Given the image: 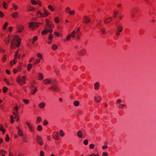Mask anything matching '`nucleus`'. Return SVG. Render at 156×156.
I'll list each match as a JSON object with an SVG mask.
<instances>
[{
    "mask_svg": "<svg viewBox=\"0 0 156 156\" xmlns=\"http://www.w3.org/2000/svg\"><path fill=\"white\" fill-rule=\"evenodd\" d=\"M12 113L14 116L18 115V107L17 106H15L13 108V110L12 112Z\"/></svg>",
    "mask_w": 156,
    "mask_h": 156,
    "instance_id": "nucleus-18",
    "label": "nucleus"
},
{
    "mask_svg": "<svg viewBox=\"0 0 156 156\" xmlns=\"http://www.w3.org/2000/svg\"><path fill=\"white\" fill-rule=\"evenodd\" d=\"M21 55L19 54L18 51H16L15 53L14 58L16 59L17 58H20Z\"/></svg>",
    "mask_w": 156,
    "mask_h": 156,
    "instance_id": "nucleus-27",
    "label": "nucleus"
},
{
    "mask_svg": "<svg viewBox=\"0 0 156 156\" xmlns=\"http://www.w3.org/2000/svg\"><path fill=\"white\" fill-rule=\"evenodd\" d=\"M100 32L101 34L103 35H105L107 32L106 31L105 29L104 28H101L100 29Z\"/></svg>",
    "mask_w": 156,
    "mask_h": 156,
    "instance_id": "nucleus-28",
    "label": "nucleus"
},
{
    "mask_svg": "<svg viewBox=\"0 0 156 156\" xmlns=\"http://www.w3.org/2000/svg\"><path fill=\"white\" fill-rule=\"evenodd\" d=\"M43 24L41 23L31 22L30 23L29 27L32 28H36L38 27L39 25Z\"/></svg>",
    "mask_w": 156,
    "mask_h": 156,
    "instance_id": "nucleus-5",
    "label": "nucleus"
},
{
    "mask_svg": "<svg viewBox=\"0 0 156 156\" xmlns=\"http://www.w3.org/2000/svg\"><path fill=\"white\" fill-rule=\"evenodd\" d=\"M101 97L99 95H96L94 98V102L96 103H100L102 100Z\"/></svg>",
    "mask_w": 156,
    "mask_h": 156,
    "instance_id": "nucleus-8",
    "label": "nucleus"
},
{
    "mask_svg": "<svg viewBox=\"0 0 156 156\" xmlns=\"http://www.w3.org/2000/svg\"><path fill=\"white\" fill-rule=\"evenodd\" d=\"M12 5L14 9L15 10H16L18 8V7L17 6V5H15V4L14 3H13L12 4Z\"/></svg>",
    "mask_w": 156,
    "mask_h": 156,
    "instance_id": "nucleus-57",
    "label": "nucleus"
},
{
    "mask_svg": "<svg viewBox=\"0 0 156 156\" xmlns=\"http://www.w3.org/2000/svg\"><path fill=\"white\" fill-rule=\"evenodd\" d=\"M15 117H14L13 115H11L10 116V122L11 123H13L14 122V120H13V119H16V121L17 122H18L19 121V118L18 115H15Z\"/></svg>",
    "mask_w": 156,
    "mask_h": 156,
    "instance_id": "nucleus-14",
    "label": "nucleus"
},
{
    "mask_svg": "<svg viewBox=\"0 0 156 156\" xmlns=\"http://www.w3.org/2000/svg\"><path fill=\"white\" fill-rule=\"evenodd\" d=\"M36 55L37 57L39 58V59L40 60L43 59V57L41 53H38Z\"/></svg>",
    "mask_w": 156,
    "mask_h": 156,
    "instance_id": "nucleus-34",
    "label": "nucleus"
},
{
    "mask_svg": "<svg viewBox=\"0 0 156 156\" xmlns=\"http://www.w3.org/2000/svg\"><path fill=\"white\" fill-rule=\"evenodd\" d=\"M83 20L84 22L86 23H88L90 21V18L87 16H84Z\"/></svg>",
    "mask_w": 156,
    "mask_h": 156,
    "instance_id": "nucleus-22",
    "label": "nucleus"
},
{
    "mask_svg": "<svg viewBox=\"0 0 156 156\" xmlns=\"http://www.w3.org/2000/svg\"><path fill=\"white\" fill-rule=\"evenodd\" d=\"M2 6H3V8L5 9H7V4L5 2H3Z\"/></svg>",
    "mask_w": 156,
    "mask_h": 156,
    "instance_id": "nucleus-50",
    "label": "nucleus"
},
{
    "mask_svg": "<svg viewBox=\"0 0 156 156\" xmlns=\"http://www.w3.org/2000/svg\"><path fill=\"white\" fill-rule=\"evenodd\" d=\"M23 103L26 105L29 104L30 102V101L29 100L23 99Z\"/></svg>",
    "mask_w": 156,
    "mask_h": 156,
    "instance_id": "nucleus-41",
    "label": "nucleus"
},
{
    "mask_svg": "<svg viewBox=\"0 0 156 156\" xmlns=\"http://www.w3.org/2000/svg\"><path fill=\"white\" fill-rule=\"evenodd\" d=\"M17 31L19 33L22 32L24 30V27L21 25H18L16 26Z\"/></svg>",
    "mask_w": 156,
    "mask_h": 156,
    "instance_id": "nucleus-13",
    "label": "nucleus"
},
{
    "mask_svg": "<svg viewBox=\"0 0 156 156\" xmlns=\"http://www.w3.org/2000/svg\"><path fill=\"white\" fill-rule=\"evenodd\" d=\"M86 51H87L86 49L83 48L81 49L80 51H78L77 54L79 56H83L85 55Z\"/></svg>",
    "mask_w": 156,
    "mask_h": 156,
    "instance_id": "nucleus-11",
    "label": "nucleus"
},
{
    "mask_svg": "<svg viewBox=\"0 0 156 156\" xmlns=\"http://www.w3.org/2000/svg\"><path fill=\"white\" fill-rule=\"evenodd\" d=\"M37 78L38 79L40 80H42L44 78V76L43 74L40 73H37Z\"/></svg>",
    "mask_w": 156,
    "mask_h": 156,
    "instance_id": "nucleus-24",
    "label": "nucleus"
},
{
    "mask_svg": "<svg viewBox=\"0 0 156 156\" xmlns=\"http://www.w3.org/2000/svg\"><path fill=\"white\" fill-rule=\"evenodd\" d=\"M40 59H36L34 63V65L38 64L40 62Z\"/></svg>",
    "mask_w": 156,
    "mask_h": 156,
    "instance_id": "nucleus-46",
    "label": "nucleus"
},
{
    "mask_svg": "<svg viewBox=\"0 0 156 156\" xmlns=\"http://www.w3.org/2000/svg\"><path fill=\"white\" fill-rule=\"evenodd\" d=\"M47 33L48 32L46 28L45 29V30H43L41 32V34L42 35H44Z\"/></svg>",
    "mask_w": 156,
    "mask_h": 156,
    "instance_id": "nucleus-52",
    "label": "nucleus"
},
{
    "mask_svg": "<svg viewBox=\"0 0 156 156\" xmlns=\"http://www.w3.org/2000/svg\"><path fill=\"white\" fill-rule=\"evenodd\" d=\"M46 106V104L45 102H42L39 103L38 105L39 108L40 109L44 108Z\"/></svg>",
    "mask_w": 156,
    "mask_h": 156,
    "instance_id": "nucleus-19",
    "label": "nucleus"
},
{
    "mask_svg": "<svg viewBox=\"0 0 156 156\" xmlns=\"http://www.w3.org/2000/svg\"><path fill=\"white\" fill-rule=\"evenodd\" d=\"M37 91V88H36V87H34V90L33 89L31 90L30 93V94L34 95L35 93H36Z\"/></svg>",
    "mask_w": 156,
    "mask_h": 156,
    "instance_id": "nucleus-30",
    "label": "nucleus"
},
{
    "mask_svg": "<svg viewBox=\"0 0 156 156\" xmlns=\"http://www.w3.org/2000/svg\"><path fill=\"white\" fill-rule=\"evenodd\" d=\"M22 139V140L25 142L27 143L29 141L28 138L26 135L24 136H23Z\"/></svg>",
    "mask_w": 156,
    "mask_h": 156,
    "instance_id": "nucleus-26",
    "label": "nucleus"
},
{
    "mask_svg": "<svg viewBox=\"0 0 156 156\" xmlns=\"http://www.w3.org/2000/svg\"><path fill=\"white\" fill-rule=\"evenodd\" d=\"M80 104L79 101H78L76 100L73 102V105L75 106H78Z\"/></svg>",
    "mask_w": 156,
    "mask_h": 156,
    "instance_id": "nucleus-39",
    "label": "nucleus"
},
{
    "mask_svg": "<svg viewBox=\"0 0 156 156\" xmlns=\"http://www.w3.org/2000/svg\"><path fill=\"white\" fill-rule=\"evenodd\" d=\"M13 40L14 41L17 42V44L16 45V46L18 47L20 46L21 41V39L18 36L15 35L13 38Z\"/></svg>",
    "mask_w": 156,
    "mask_h": 156,
    "instance_id": "nucleus-9",
    "label": "nucleus"
},
{
    "mask_svg": "<svg viewBox=\"0 0 156 156\" xmlns=\"http://www.w3.org/2000/svg\"><path fill=\"white\" fill-rule=\"evenodd\" d=\"M139 11V9L138 8L136 7H135L133 8L132 10V13H136Z\"/></svg>",
    "mask_w": 156,
    "mask_h": 156,
    "instance_id": "nucleus-36",
    "label": "nucleus"
},
{
    "mask_svg": "<svg viewBox=\"0 0 156 156\" xmlns=\"http://www.w3.org/2000/svg\"><path fill=\"white\" fill-rule=\"evenodd\" d=\"M17 133L19 136H23V132L22 130H18Z\"/></svg>",
    "mask_w": 156,
    "mask_h": 156,
    "instance_id": "nucleus-32",
    "label": "nucleus"
},
{
    "mask_svg": "<svg viewBox=\"0 0 156 156\" xmlns=\"http://www.w3.org/2000/svg\"><path fill=\"white\" fill-rule=\"evenodd\" d=\"M57 46L55 44H53L51 46L52 49L54 51L56 50L57 49Z\"/></svg>",
    "mask_w": 156,
    "mask_h": 156,
    "instance_id": "nucleus-44",
    "label": "nucleus"
},
{
    "mask_svg": "<svg viewBox=\"0 0 156 156\" xmlns=\"http://www.w3.org/2000/svg\"><path fill=\"white\" fill-rule=\"evenodd\" d=\"M27 78L25 76H19L16 79V81L18 84L20 86H22L26 84V81Z\"/></svg>",
    "mask_w": 156,
    "mask_h": 156,
    "instance_id": "nucleus-3",
    "label": "nucleus"
},
{
    "mask_svg": "<svg viewBox=\"0 0 156 156\" xmlns=\"http://www.w3.org/2000/svg\"><path fill=\"white\" fill-rule=\"evenodd\" d=\"M49 90H52L54 91L58 92L60 90V89L58 87L55 85H53L51 86L49 88Z\"/></svg>",
    "mask_w": 156,
    "mask_h": 156,
    "instance_id": "nucleus-12",
    "label": "nucleus"
},
{
    "mask_svg": "<svg viewBox=\"0 0 156 156\" xmlns=\"http://www.w3.org/2000/svg\"><path fill=\"white\" fill-rule=\"evenodd\" d=\"M31 3L34 5H35L37 4V0H30Z\"/></svg>",
    "mask_w": 156,
    "mask_h": 156,
    "instance_id": "nucleus-47",
    "label": "nucleus"
},
{
    "mask_svg": "<svg viewBox=\"0 0 156 156\" xmlns=\"http://www.w3.org/2000/svg\"><path fill=\"white\" fill-rule=\"evenodd\" d=\"M108 153L107 152H103L102 154V156H108Z\"/></svg>",
    "mask_w": 156,
    "mask_h": 156,
    "instance_id": "nucleus-62",
    "label": "nucleus"
},
{
    "mask_svg": "<svg viewBox=\"0 0 156 156\" xmlns=\"http://www.w3.org/2000/svg\"><path fill=\"white\" fill-rule=\"evenodd\" d=\"M48 8L51 11L53 12L54 10V8L51 5H49L48 6Z\"/></svg>",
    "mask_w": 156,
    "mask_h": 156,
    "instance_id": "nucleus-37",
    "label": "nucleus"
},
{
    "mask_svg": "<svg viewBox=\"0 0 156 156\" xmlns=\"http://www.w3.org/2000/svg\"><path fill=\"white\" fill-rule=\"evenodd\" d=\"M122 102V100L121 99H119L117 100L116 104V105H118L119 104H120Z\"/></svg>",
    "mask_w": 156,
    "mask_h": 156,
    "instance_id": "nucleus-56",
    "label": "nucleus"
},
{
    "mask_svg": "<svg viewBox=\"0 0 156 156\" xmlns=\"http://www.w3.org/2000/svg\"><path fill=\"white\" fill-rule=\"evenodd\" d=\"M101 20H99L97 21V25L98 26H100L101 25Z\"/></svg>",
    "mask_w": 156,
    "mask_h": 156,
    "instance_id": "nucleus-58",
    "label": "nucleus"
},
{
    "mask_svg": "<svg viewBox=\"0 0 156 156\" xmlns=\"http://www.w3.org/2000/svg\"><path fill=\"white\" fill-rule=\"evenodd\" d=\"M6 152L3 150H2L0 151V155L2 154H6Z\"/></svg>",
    "mask_w": 156,
    "mask_h": 156,
    "instance_id": "nucleus-60",
    "label": "nucleus"
},
{
    "mask_svg": "<svg viewBox=\"0 0 156 156\" xmlns=\"http://www.w3.org/2000/svg\"><path fill=\"white\" fill-rule=\"evenodd\" d=\"M100 87V83L99 82H97L94 84V89L96 90H98L99 89Z\"/></svg>",
    "mask_w": 156,
    "mask_h": 156,
    "instance_id": "nucleus-20",
    "label": "nucleus"
},
{
    "mask_svg": "<svg viewBox=\"0 0 156 156\" xmlns=\"http://www.w3.org/2000/svg\"><path fill=\"white\" fill-rule=\"evenodd\" d=\"M112 20V17H108L106 18L104 21V23L105 24L110 23Z\"/></svg>",
    "mask_w": 156,
    "mask_h": 156,
    "instance_id": "nucleus-23",
    "label": "nucleus"
},
{
    "mask_svg": "<svg viewBox=\"0 0 156 156\" xmlns=\"http://www.w3.org/2000/svg\"><path fill=\"white\" fill-rule=\"evenodd\" d=\"M17 62V60L15 58H14L13 60L11 61L10 63V65L11 66H12L13 65L16 64Z\"/></svg>",
    "mask_w": 156,
    "mask_h": 156,
    "instance_id": "nucleus-31",
    "label": "nucleus"
},
{
    "mask_svg": "<svg viewBox=\"0 0 156 156\" xmlns=\"http://www.w3.org/2000/svg\"><path fill=\"white\" fill-rule=\"evenodd\" d=\"M54 21L56 23H59L60 22L59 18L58 17H55L54 19Z\"/></svg>",
    "mask_w": 156,
    "mask_h": 156,
    "instance_id": "nucleus-45",
    "label": "nucleus"
},
{
    "mask_svg": "<svg viewBox=\"0 0 156 156\" xmlns=\"http://www.w3.org/2000/svg\"><path fill=\"white\" fill-rule=\"evenodd\" d=\"M52 38L53 37L52 35H51V34H50L49 35V36L48 38V39L50 41L47 42V43L48 44H50L51 43Z\"/></svg>",
    "mask_w": 156,
    "mask_h": 156,
    "instance_id": "nucleus-29",
    "label": "nucleus"
},
{
    "mask_svg": "<svg viewBox=\"0 0 156 156\" xmlns=\"http://www.w3.org/2000/svg\"><path fill=\"white\" fill-rule=\"evenodd\" d=\"M77 135L79 138H82L83 137V134L82 131L81 130H79L77 132Z\"/></svg>",
    "mask_w": 156,
    "mask_h": 156,
    "instance_id": "nucleus-21",
    "label": "nucleus"
},
{
    "mask_svg": "<svg viewBox=\"0 0 156 156\" xmlns=\"http://www.w3.org/2000/svg\"><path fill=\"white\" fill-rule=\"evenodd\" d=\"M12 38V36L10 35H8L7 37L5 38L4 41L6 44H8L10 42Z\"/></svg>",
    "mask_w": 156,
    "mask_h": 156,
    "instance_id": "nucleus-17",
    "label": "nucleus"
},
{
    "mask_svg": "<svg viewBox=\"0 0 156 156\" xmlns=\"http://www.w3.org/2000/svg\"><path fill=\"white\" fill-rule=\"evenodd\" d=\"M42 129V127L41 125H38L37 126V130L39 131H41Z\"/></svg>",
    "mask_w": 156,
    "mask_h": 156,
    "instance_id": "nucleus-40",
    "label": "nucleus"
},
{
    "mask_svg": "<svg viewBox=\"0 0 156 156\" xmlns=\"http://www.w3.org/2000/svg\"><path fill=\"white\" fill-rule=\"evenodd\" d=\"M60 135L62 136L63 137L65 135V133L62 130H60L59 132Z\"/></svg>",
    "mask_w": 156,
    "mask_h": 156,
    "instance_id": "nucleus-49",
    "label": "nucleus"
},
{
    "mask_svg": "<svg viewBox=\"0 0 156 156\" xmlns=\"http://www.w3.org/2000/svg\"><path fill=\"white\" fill-rule=\"evenodd\" d=\"M8 23L7 22H6L4 24V25H3V29L5 30L7 27L8 26Z\"/></svg>",
    "mask_w": 156,
    "mask_h": 156,
    "instance_id": "nucleus-54",
    "label": "nucleus"
},
{
    "mask_svg": "<svg viewBox=\"0 0 156 156\" xmlns=\"http://www.w3.org/2000/svg\"><path fill=\"white\" fill-rule=\"evenodd\" d=\"M5 140L6 141H9V138L8 134H7L6 135L5 138Z\"/></svg>",
    "mask_w": 156,
    "mask_h": 156,
    "instance_id": "nucleus-59",
    "label": "nucleus"
},
{
    "mask_svg": "<svg viewBox=\"0 0 156 156\" xmlns=\"http://www.w3.org/2000/svg\"><path fill=\"white\" fill-rule=\"evenodd\" d=\"M42 83L44 84H56L58 83L56 80H51L48 78L44 79L42 81Z\"/></svg>",
    "mask_w": 156,
    "mask_h": 156,
    "instance_id": "nucleus-4",
    "label": "nucleus"
},
{
    "mask_svg": "<svg viewBox=\"0 0 156 156\" xmlns=\"http://www.w3.org/2000/svg\"><path fill=\"white\" fill-rule=\"evenodd\" d=\"M65 11L66 13L69 14L70 15H73L75 13V11L73 10H71L69 7H67Z\"/></svg>",
    "mask_w": 156,
    "mask_h": 156,
    "instance_id": "nucleus-10",
    "label": "nucleus"
},
{
    "mask_svg": "<svg viewBox=\"0 0 156 156\" xmlns=\"http://www.w3.org/2000/svg\"><path fill=\"white\" fill-rule=\"evenodd\" d=\"M32 64H29L27 66V70L29 71H30V69L32 68Z\"/></svg>",
    "mask_w": 156,
    "mask_h": 156,
    "instance_id": "nucleus-51",
    "label": "nucleus"
},
{
    "mask_svg": "<svg viewBox=\"0 0 156 156\" xmlns=\"http://www.w3.org/2000/svg\"><path fill=\"white\" fill-rule=\"evenodd\" d=\"M15 44H14L13 42H11V45H10V48L11 49H13L15 48Z\"/></svg>",
    "mask_w": 156,
    "mask_h": 156,
    "instance_id": "nucleus-55",
    "label": "nucleus"
},
{
    "mask_svg": "<svg viewBox=\"0 0 156 156\" xmlns=\"http://www.w3.org/2000/svg\"><path fill=\"white\" fill-rule=\"evenodd\" d=\"M42 121L41 118L40 117H37L36 121V123L38 124Z\"/></svg>",
    "mask_w": 156,
    "mask_h": 156,
    "instance_id": "nucleus-35",
    "label": "nucleus"
},
{
    "mask_svg": "<svg viewBox=\"0 0 156 156\" xmlns=\"http://www.w3.org/2000/svg\"><path fill=\"white\" fill-rule=\"evenodd\" d=\"M124 17V15L122 13H120L118 16V18L120 20H121Z\"/></svg>",
    "mask_w": 156,
    "mask_h": 156,
    "instance_id": "nucleus-38",
    "label": "nucleus"
},
{
    "mask_svg": "<svg viewBox=\"0 0 156 156\" xmlns=\"http://www.w3.org/2000/svg\"><path fill=\"white\" fill-rule=\"evenodd\" d=\"M40 156H44V152L43 151H40Z\"/></svg>",
    "mask_w": 156,
    "mask_h": 156,
    "instance_id": "nucleus-64",
    "label": "nucleus"
},
{
    "mask_svg": "<svg viewBox=\"0 0 156 156\" xmlns=\"http://www.w3.org/2000/svg\"><path fill=\"white\" fill-rule=\"evenodd\" d=\"M54 34L57 37H58L60 36L61 37H63V35L62 34L59 33L57 32H54Z\"/></svg>",
    "mask_w": 156,
    "mask_h": 156,
    "instance_id": "nucleus-33",
    "label": "nucleus"
},
{
    "mask_svg": "<svg viewBox=\"0 0 156 156\" xmlns=\"http://www.w3.org/2000/svg\"><path fill=\"white\" fill-rule=\"evenodd\" d=\"M7 90H8V89L6 87H3V92L4 93H5L6 92H7Z\"/></svg>",
    "mask_w": 156,
    "mask_h": 156,
    "instance_id": "nucleus-63",
    "label": "nucleus"
},
{
    "mask_svg": "<svg viewBox=\"0 0 156 156\" xmlns=\"http://www.w3.org/2000/svg\"><path fill=\"white\" fill-rule=\"evenodd\" d=\"M119 12L117 11H115L114 12L113 17L115 18L117 16V15L118 14Z\"/></svg>",
    "mask_w": 156,
    "mask_h": 156,
    "instance_id": "nucleus-48",
    "label": "nucleus"
},
{
    "mask_svg": "<svg viewBox=\"0 0 156 156\" xmlns=\"http://www.w3.org/2000/svg\"><path fill=\"white\" fill-rule=\"evenodd\" d=\"M26 123L28 126L29 129L31 133L34 132V129L33 126H32L31 124H30L28 122H26Z\"/></svg>",
    "mask_w": 156,
    "mask_h": 156,
    "instance_id": "nucleus-16",
    "label": "nucleus"
},
{
    "mask_svg": "<svg viewBox=\"0 0 156 156\" xmlns=\"http://www.w3.org/2000/svg\"><path fill=\"white\" fill-rule=\"evenodd\" d=\"M36 139L37 143L40 145L42 146L44 144L43 140L42 138L39 135L36 136Z\"/></svg>",
    "mask_w": 156,
    "mask_h": 156,
    "instance_id": "nucleus-7",
    "label": "nucleus"
},
{
    "mask_svg": "<svg viewBox=\"0 0 156 156\" xmlns=\"http://www.w3.org/2000/svg\"><path fill=\"white\" fill-rule=\"evenodd\" d=\"M7 58V55H4L2 58V61L3 62H5Z\"/></svg>",
    "mask_w": 156,
    "mask_h": 156,
    "instance_id": "nucleus-53",
    "label": "nucleus"
},
{
    "mask_svg": "<svg viewBox=\"0 0 156 156\" xmlns=\"http://www.w3.org/2000/svg\"><path fill=\"white\" fill-rule=\"evenodd\" d=\"M125 105L123 104H119L118 106V108L119 109H123L125 107Z\"/></svg>",
    "mask_w": 156,
    "mask_h": 156,
    "instance_id": "nucleus-42",
    "label": "nucleus"
},
{
    "mask_svg": "<svg viewBox=\"0 0 156 156\" xmlns=\"http://www.w3.org/2000/svg\"><path fill=\"white\" fill-rule=\"evenodd\" d=\"M43 12L40 11H38L37 12L36 15L39 18H43L48 16L50 15L51 13L48 11L45 8H43Z\"/></svg>",
    "mask_w": 156,
    "mask_h": 156,
    "instance_id": "nucleus-2",
    "label": "nucleus"
},
{
    "mask_svg": "<svg viewBox=\"0 0 156 156\" xmlns=\"http://www.w3.org/2000/svg\"><path fill=\"white\" fill-rule=\"evenodd\" d=\"M117 31L115 32V35L117 36L121 35L120 33L122 32L123 30V27L122 25H119L117 26L116 28Z\"/></svg>",
    "mask_w": 156,
    "mask_h": 156,
    "instance_id": "nucleus-6",
    "label": "nucleus"
},
{
    "mask_svg": "<svg viewBox=\"0 0 156 156\" xmlns=\"http://www.w3.org/2000/svg\"><path fill=\"white\" fill-rule=\"evenodd\" d=\"M35 10V9L34 7L32 6H29V7L28 9V11H34Z\"/></svg>",
    "mask_w": 156,
    "mask_h": 156,
    "instance_id": "nucleus-43",
    "label": "nucleus"
},
{
    "mask_svg": "<svg viewBox=\"0 0 156 156\" xmlns=\"http://www.w3.org/2000/svg\"><path fill=\"white\" fill-rule=\"evenodd\" d=\"M48 122L46 120H45L43 122V124L44 126H46L48 124Z\"/></svg>",
    "mask_w": 156,
    "mask_h": 156,
    "instance_id": "nucleus-61",
    "label": "nucleus"
},
{
    "mask_svg": "<svg viewBox=\"0 0 156 156\" xmlns=\"http://www.w3.org/2000/svg\"><path fill=\"white\" fill-rule=\"evenodd\" d=\"M81 35V34L79 28H78L76 30H74L73 31L71 34H69L66 37V41H69L71 38H74L76 37V38L78 40H79L80 38V36Z\"/></svg>",
    "mask_w": 156,
    "mask_h": 156,
    "instance_id": "nucleus-1",
    "label": "nucleus"
},
{
    "mask_svg": "<svg viewBox=\"0 0 156 156\" xmlns=\"http://www.w3.org/2000/svg\"><path fill=\"white\" fill-rule=\"evenodd\" d=\"M52 138L55 140H58L59 138L58 133L56 132H54L52 134Z\"/></svg>",
    "mask_w": 156,
    "mask_h": 156,
    "instance_id": "nucleus-15",
    "label": "nucleus"
},
{
    "mask_svg": "<svg viewBox=\"0 0 156 156\" xmlns=\"http://www.w3.org/2000/svg\"><path fill=\"white\" fill-rule=\"evenodd\" d=\"M18 12H15L12 14V17L13 18L16 19L18 17Z\"/></svg>",
    "mask_w": 156,
    "mask_h": 156,
    "instance_id": "nucleus-25",
    "label": "nucleus"
}]
</instances>
